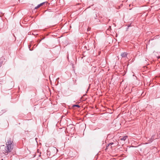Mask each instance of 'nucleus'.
Returning a JSON list of instances; mask_svg holds the SVG:
<instances>
[{
  "mask_svg": "<svg viewBox=\"0 0 160 160\" xmlns=\"http://www.w3.org/2000/svg\"><path fill=\"white\" fill-rule=\"evenodd\" d=\"M73 107H77L78 108H79L80 107V106L78 105H73Z\"/></svg>",
  "mask_w": 160,
  "mask_h": 160,
  "instance_id": "0eeeda50",
  "label": "nucleus"
},
{
  "mask_svg": "<svg viewBox=\"0 0 160 160\" xmlns=\"http://www.w3.org/2000/svg\"><path fill=\"white\" fill-rule=\"evenodd\" d=\"M13 139L8 138L6 142L7 146L5 148L3 151L6 153H8L11 152L12 150L13 147Z\"/></svg>",
  "mask_w": 160,
  "mask_h": 160,
  "instance_id": "f257e3e1",
  "label": "nucleus"
},
{
  "mask_svg": "<svg viewBox=\"0 0 160 160\" xmlns=\"http://www.w3.org/2000/svg\"><path fill=\"white\" fill-rule=\"evenodd\" d=\"M127 53L126 52H123L121 54L122 58H125L127 56Z\"/></svg>",
  "mask_w": 160,
  "mask_h": 160,
  "instance_id": "7ed1b4c3",
  "label": "nucleus"
},
{
  "mask_svg": "<svg viewBox=\"0 0 160 160\" xmlns=\"http://www.w3.org/2000/svg\"><path fill=\"white\" fill-rule=\"evenodd\" d=\"M130 25H129L128 26V27H130Z\"/></svg>",
  "mask_w": 160,
  "mask_h": 160,
  "instance_id": "f8f14e48",
  "label": "nucleus"
},
{
  "mask_svg": "<svg viewBox=\"0 0 160 160\" xmlns=\"http://www.w3.org/2000/svg\"><path fill=\"white\" fill-rule=\"evenodd\" d=\"M3 58H0V67L2 66L3 63Z\"/></svg>",
  "mask_w": 160,
  "mask_h": 160,
  "instance_id": "423d86ee",
  "label": "nucleus"
},
{
  "mask_svg": "<svg viewBox=\"0 0 160 160\" xmlns=\"http://www.w3.org/2000/svg\"><path fill=\"white\" fill-rule=\"evenodd\" d=\"M45 3V2H42L41 3H40V4H38V5L35 8V9H37L38 8H39V7H40L41 6H42L43 4L44 3Z\"/></svg>",
  "mask_w": 160,
  "mask_h": 160,
  "instance_id": "20e7f679",
  "label": "nucleus"
},
{
  "mask_svg": "<svg viewBox=\"0 0 160 160\" xmlns=\"http://www.w3.org/2000/svg\"><path fill=\"white\" fill-rule=\"evenodd\" d=\"M89 88H88V90H87V91L86 92H88V90Z\"/></svg>",
  "mask_w": 160,
  "mask_h": 160,
  "instance_id": "9b49d317",
  "label": "nucleus"
},
{
  "mask_svg": "<svg viewBox=\"0 0 160 160\" xmlns=\"http://www.w3.org/2000/svg\"><path fill=\"white\" fill-rule=\"evenodd\" d=\"M113 144V142L110 143H109L108 145V146H109V145H111H111H112Z\"/></svg>",
  "mask_w": 160,
  "mask_h": 160,
  "instance_id": "6e6552de",
  "label": "nucleus"
},
{
  "mask_svg": "<svg viewBox=\"0 0 160 160\" xmlns=\"http://www.w3.org/2000/svg\"><path fill=\"white\" fill-rule=\"evenodd\" d=\"M151 139H152V140L154 139V136L152 137Z\"/></svg>",
  "mask_w": 160,
  "mask_h": 160,
  "instance_id": "9d476101",
  "label": "nucleus"
},
{
  "mask_svg": "<svg viewBox=\"0 0 160 160\" xmlns=\"http://www.w3.org/2000/svg\"><path fill=\"white\" fill-rule=\"evenodd\" d=\"M111 27L110 26H109V28L108 29V30H111Z\"/></svg>",
  "mask_w": 160,
  "mask_h": 160,
  "instance_id": "1a4fd4ad",
  "label": "nucleus"
},
{
  "mask_svg": "<svg viewBox=\"0 0 160 160\" xmlns=\"http://www.w3.org/2000/svg\"><path fill=\"white\" fill-rule=\"evenodd\" d=\"M95 19H96V18L95 17Z\"/></svg>",
  "mask_w": 160,
  "mask_h": 160,
  "instance_id": "ddd939ff",
  "label": "nucleus"
},
{
  "mask_svg": "<svg viewBox=\"0 0 160 160\" xmlns=\"http://www.w3.org/2000/svg\"><path fill=\"white\" fill-rule=\"evenodd\" d=\"M127 138L128 136H125L123 137L122 138H120V139L121 140L125 141Z\"/></svg>",
  "mask_w": 160,
  "mask_h": 160,
  "instance_id": "39448f33",
  "label": "nucleus"
},
{
  "mask_svg": "<svg viewBox=\"0 0 160 160\" xmlns=\"http://www.w3.org/2000/svg\"><path fill=\"white\" fill-rule=\"evenodd\" d=\"M67 130L68 132L70 133L71 135H73L75 132V128L72 124H70L67 126Z\"/></svg>",
  "mask_w": 160,
  "mask_h": 160,
  "instance_id": "f03ea898",
  "label": "nucleus"
}]
</instances>
